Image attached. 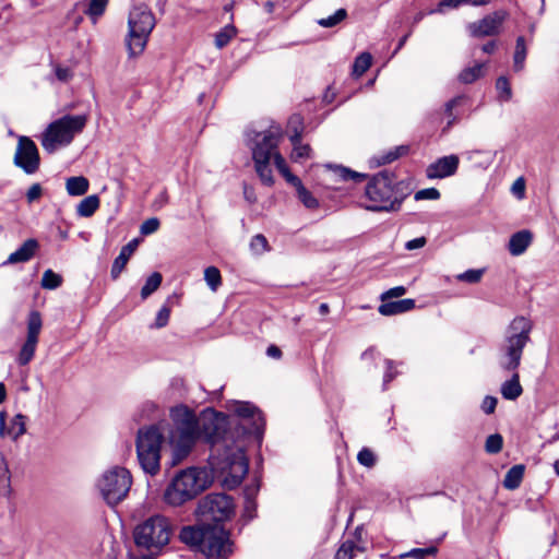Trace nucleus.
<instances>
[{
  "label": "nucleus",
  "instance_id": "obj_1",
  "mask_svg": "<svg viewBox=\"0 0 559 559\" xmlns=\"http://www.w3.org/2000/svg\"><path fill=\"white\" fill-rule=\"evenodd\" d=\"M174 427L169 440L177 460L186 457L195 441L203 438L211 445L209 463L214 473L224 477L228 488L239 486L248 473L249 463L243 447L233 440L225 427L227 417L214 411H205L200 418L187 406H177L170 413Z\"/></svg>",
  "mask_w": 559,
  "mask_h": 559
},
{
  "label": "nucleus",
  "instance_id": "obj_2",
  "mask_svg": "<svg viewBox=\"0 0 559 559\" xmlns=\"http://www.w3.org/2000/svg\"><path fill=\"white\" fill-rule=\"evenodd\" d=\"M180 539L207 559H227L233 552L229 534L219 525L186 526Z\"/></svg>",
  "mask_w": 559,
  "mask_h": 559
},
{
  "label": "nucleus",
  "instance_id": "obj_3",
  "mask_svg": "<svg viewBox=\"0 0 559 559\" xmlns=\"http://www.w3.org/2000/svg\"><path fill=\"white\" fill-rule=\"evenodd\" d=\"M253 133V138H251V132H247V136L248 140L252 142L251 151L254 169L262 183L270 187L274 183L272 168L270 165L272 158L274 159L277 170L283 176L289 171L284 157L277 150L280 135L271 130Z\"/></svg>",
  "mask_w": 559,
  "mask_h": 559
},
{
  "label": "nucleus",
  "instance_id": "obj_4",
  "mask_svg": "<svg viewBox=\"0 0 559 559\" xmlns=\"http://www.w3.org/2000/svg\"><path fill=\"white\" fill-rule=\"evenodd\" d=\"M167 424L158 423L138 430L135 448L141 468L152 476L160 469L162 447Z\"/></svg>",
  "mask_w": 559,
  "mask_h": 559
},
{
  "label": "nucleus",
  "instance_id": "obj_5",
  "mask_svg": "<svg viewBox=\"0 0 559 559\" xmlns=\"http://www.w3.org/2000/svg\"><path fill=\"white\" fill-rule=\"evenodd\" d=\"M210 485L209 475L204 469L190 467L176 474L164 492L167 504L178 507L194 499Z\"/></svg>",
  "mask_w": 559,
  "mask_h": 559
},
{
  "label": "nucleus",
  "instance_id": "obj_6",
  "mask_svg": "<svg viewBox=\"0 0 559 559\" xmlns=\"http://www.w3.org/2000/svg\"><path fill=\"white\" fill-rule=\"evenodd\" d=\"M87 123V115H64L50 122L40 136L43 148L51 154L71 144Z\"/></svg>",
  "mask_w": 559,
  "mask_h": 559
},
{
  "label": "nucleus",
  "instance_id": "obj_7",
  "mask_svg": "<svg viewBox=\"0 0 559 559\" xmlns=\"http://www.w3.org/2000/svg\"><path fill=\"white\" fill-rule=\"evenodd\" d=\"M370 204L366 209L373 212H390L400 209L403 197L397 194L395 177L388 170L374 175L366 187Z\"/></svg>",
  "mask_w": 559,
  "mask_h": 559
},
{
  "label": "nucleus",
  "instance_id": "obj_8",
  "mask_svg": "<svg viewBox=\"0 0 559 559\" xmlns=\"http://www.w3.org/2000/svg\"><path fill=\"white\" fill-rule=\"evenodd\" d=\"M532 326L528 317H514L510 323L506 345L499 359V365L503 370L515 371L520 366L523 348L530 341Z\"/></svg>",
  "mask_w": 559,
  "mask_h": 559
},
{
  "label": "nucleus",
  "instance_id": "obj_9",
  "mask_svg": "<svg viewBox=\"0 0 559 559\" xmlns=\"http://www.w3.org/2000/svg\"><path fill=\"white\" fill-rule=\"evenodd\" d=\"M170 535L169 520L163 515H153L135 527L134 542L139 548L154 556L169 543Z\"/></svg>",
  "mask_w": 559,
  "mask_h": 559
},
{
  "label": "nucleus",
  "instance_id": "obj_10",
  "mask_svg": "<svg viewBox=\"0 0 559 559\" xmlns=\"http://www.w3.org/2000/svg\"><path fill=\"white\" fill-rule=\"evenodd\" d=\"M155 23L152 11L145 4L135 5L130 11L128 20L129 34L127 37L130 57H135L143 52Z\"/></svg>",
  "mask_w": 559,
  "mask_h": 559
},
{
  "label": "nucleus",
  "instance_id": "obj_11",
  "mask_svg": "<svg viewBox=\"0 0 559 559\" xmlns=\"http://www.w3.org/2000/svg\"><path fill=\"white\" fill-rule=\"evenodd\" d=\"M131 486V473L121 466L106 469L97 480V488L109 506H116L124 500Z\"/></svg>",
  "mask_w": 559,
  "mask_h": 559
},
{
  "label": "nucleus",
  "instance_id": "obj_12",
  "mask_svg": "<svg viewBox=\"0 0 559 559\" xmlns=\"http://www.w3.org/2000/svg\"><path fill=\"white\" fill-rule=\"evenodd\" d=\"M231 412L239 418L236 424L245 433L261 437L264 430V418L261 412L249 402H235Z\"/></svg>",
  "mask_w": 559,
  "mask_h": 559
},
{
  "label": "nucleus",
  "instance_id": "obj_13",
  "mask_svg": "<svg viewBox=\"0 0 559 559\" xmlns=\"http://www.w3.org/2000/svg\"><path fill=\"white\" fill-rule=\"evenodd\" d=\"M201 513L215 522H222L234 514L233 499L226 493H209L200 503Z\"/></svg>",
  "mask_w": 559,
  "mask_h": 559
},
{
  "label": "nucleus",
  "instance_id": "obj_14",
  "mask_svg": "<svg viewBox=\"0 0 559 559\" xmlns=\"http://www.w3.org/2000/svg\"><path fill=\"white\" fill-rule=\"evenodd\" d=\"M41 329V317H28L26 321L25 337L16 356V362L19 366H26L33 360L39 342Z\"/></svg>",
  "mask_w": 559,
  "mask_h": 559
},
{
  "label": "nucleus",
  "instance_id": "obj_15",
  "mask_svg": "<svg viewBox=\"0 0 559 559\" xmlns=\"http://www.w3.org/2000/svg\"><path fill=\"white\" fill-rule=\"evenodd\" d=\"M40 158L35 142L27 136H20L14 155V165L23 169L25 174L32 175L38 170Z\"/></svg>",
  "mask_w": 559,
  "mask_h": 559
},
{
  "label": "nucleus",
  "instance_id": "obj_16",
  "mask_svg": "<svg viewBox=\"0 0 559 559\" xmlns=\"http://www.w3.org/2000/svg\"><path fill=\"white\" fill-rule=\"evenodd\" d=\"M509 16L506 10H497L481 20L472 22L467 25V29L471 36L476 38L496 36L500 33L503 22Z\"/></svg>",
  "mask_w": 559,
  "mask_h": 559
},
{
  "label": "nucleus",
  "instance_id": "obj_17",
  "mask_svg": "<svg viewBox=\"0 0 559 559\" xmlns=\"http://www.w3.org/2000/svg\"><path fill=\"white\" fill-rule=\"evenodd\" d=\"M460 164L457 155L451 154L438 158L435 163L430 164L426 169V176L429 179H442L453 176Z\"/></svg>",
  "mask_w": 559,
  "mask_h": 559
},
{
  "label": "nucleus",
  "instance_id": "obj_18",
  "mask_svg": "<svg viewBox=\"0 0 559 559\" xmlns=\"http://www.w3.org/2000/svg\"><path fill=\"white\" fill-rule=\"evenodd\" d=\"M26 417L22 414H16L10 421L9 427L5 426V413L0 412V438L9 437L16 440L26 431L25 427Z\"/></svg>",
  "mask_w": 559,
  "mask_h": 559
},
{
  "label": "nucleus",
  "instance_id": "obj_19",
  "mask_svg": "<svg viewBox=\"0 0 559 559\" xmlns=\"http://www.w3.org/2000/svg\"><path fill=\"white\" fill-rule=\"evenodd\" d=\"M39 243L36 239L25 240L20 248L12 252L3 264H16L29 261L37 251Z\"/></svg>",
  "mask_w": 559,
  "mask_h": 559
},
{
  "label": "nucleus",
  "instance_id": "obj_20",
  "mask_svg": "<svg viewBox=\"0 0 559 559\" xmlns=\"http://www.w3.org/2000/svg\"><path fill=\"white\" fill-rule=\"evenodd\" d=\"M136 247L138 240L133 239L121 248L119 255L114 260L111 265L110 275L114 280L119 277Z\"/></svg>",
  "mask_w": 559,
  "mask_h": 559
},
{
  "label": "nucleus",
  "instance_id": "obj_21",
  "mask_svg": "<svg viewBox=\"0 0 559 559\" xmlns=\"http://www.w3.org/2000/svg\"><path fill=\"white\" fill-rule=\"evenodd\" d=\"M533 235L530 230H520L513 234L509 240L508 249L512 255H521L531 245Z\"/></svg>",
  "mask_w": 559,
  "mask_h": 559
},
{
  "label": "nucleus",
  "instance_id": "obj_22",
  "mask_svg": "<svg viewBox=\"0 0 559 559\" xmlns=\"http://www.w3.org/2000/svg\"><path fill=\"white\" fill-rule=\"evenodd\" d=\"M415 309V300L411 298L393 300L379 306L380 314H399Z\"/></svg>",
  "mask_w": 559,
  "mask_h": 559
},
{
  "label": "nucleus",
  "instance_id": "obj_23",
  "mask_svg": "<svg viewBox=\"0 0 559 559\" xmlns=\"http://www.w3.org/2000/svg\"><path fill=\"white\" fill-rule=\"evenodd\" d=\"M500 392L503 399L509 401L516 400L523 393V388L520 383V376L518 372H514L511 379L501 384Z\"/></svg>",
  "mask_w": 559,
  "mask_h": 559
},
{
  "label": "nucleus",
  "instance_id": "obj_24",
  "mask_svg": "<svg viewBox=\"0 0 559 559\" xmlns=\"http://www.w3.org/2000/svg\"><path fill=\"white\" fill-rule=\"evenodd\" d=\"M525 467L522 464L512 466L506 474L503 479V487L509 490H514L520 487Z\"/></svg>",
  "mask_w": 559,
  "mask_h": 559
},
{
  "label": "nucleus",
  "instance_id": "obj_25",
  "mask_svg": "<svg viewBox=\"0 0 559 559\" xmlns=\"http://www.w3.org/2000/svg\"><path fill=\"white\" fill-rule=\"evenodd\" d=\"M88 180L83 176L70 177L67 179L66 189L69 195L79 197L87 192Z\"/></svg>",
  "mask_w": 559,
  "mask_h": 559
},
{
  "label": "nucleus",
  "instance_id": "obj_26",
  "mask_svg": "<svg viewBox=\"0 0 559 559\" xmlns=\"http://www.w3.org/2000/svg\"><path fill=\"white\" fill-rule=\"evenodd\" d=\"M86 8L84 13L90 17L93 24H96L98 19L104 15L109 0H85Z\"/></svg>",
  "mask_w": 559,
  "mask_h": 559
},
{
  "label": "nucleus",
  "instance_id": "obj_27",
  "mask_svg": "<svg viewBox=\"0 0 559 559\" xmlns=\"http://www.w3.org/2000/svg\"><path fill=\"white\" fill-rule=\"evenodd\" d=\"M99 207V198L96 194L88 195L80 201L76 206V214L80 217H90Z\"/></svg>",
  "mask_w": 559,
  "mask_h": 559
},
{
  "label": "nucleus",
  "instance_id": "obj_28",
  "mask_svg": "<svg viewBox=\"0 0 559 559\" xmlns=\"http://www.w3.org/2000/svg\"><path fill=\"white\" fill-rule=\"evenodd\" d=\"M408 153V146L407 145H400L394 148L389 150L386 153H383L381 155L374 156L372 158V162L376 163L377 166L390 164L397 159L399 157L406 155Z\"/></svg>",
  "mask_w": 559,
  "mask_h": 559
},
{
  "label": "nucleus",
  "instance_id": "obj_29",
  "mask_svg": "<svg viewBox=\"0 0 559 559\" xmlns=\"http://www.w3.org/2000/svg\"><path fill=\"white\" fill-rule=\"evenodd\" d=\"M485 63H476L473 67H467L459 74L461 83L471 84L484 75Z\"/></svg>",
  "mask_w": 559,
  "mask_h": 559
},
{
  "label": "nucleus",
  "instance_id": "obj_30",
  "mask_svg": "<svg viewBox=\"0 0 559 559\" xmlns=\"http://www.w3.org/2000/svg\"><path fill=\"white\" fill-rule=\"evenodd\" d=\"M526 52L525 39L523 36H519L516 38L515 51L513 56V69L515 72H520L524 69Z\"/></svg>",
  "mask_w": 559,
  "mask_h": 559
},
{
  "label": "nucleus",
  "instance_id": "obj_31",
  "mask_svg": "<svg viewBox=\"0 0 559 559\" xmlns=\"http://www.w3.org/2000/svg\"><path fill=\"white\" fill-rule=\"evenodd\" d=\"M371 55L369 52H361L354 61L353 75L356 78L361 76L371 67Z\"/></svg>",
  "mask_w": 559,
  "mask_h": 559
},
{
  "label": "nucleus",
  "instance_id": "obj_32",
  "mask_svg": "<svg viewBox=\"0 0 559 559\" xmlns=\"http://www.w3.org/2000/svg\"><path fill=\"white\" fill-rule=\"evenodd\" d=\"M163 276L159 272H153L145 281L141 289L142 298L148 297L153 294L162 284Z\"/></svg>",
  "mask_w": 559,
  "mask_h": 559
},
{
  "label": "nucleus",
  "instance_id": "obj_33",
  "mask_svg": "<svg viewBox=\"0 0 559 559\" xmlns=\"http://www.w3.org/2000/svg\"><path fill=\"white\" fill-rule=\"evenodd\" d=\"M237 29L233 24L226 25L215 35V46L218 49L224 48L229 44L233 37L236 36Z\"/></svg>",
  "mask_w": 559,
  "mask_h": 559
},
{
  "label": "nucleus",
  "instance_id": "obj_34",
  "mask_svg": "<svg viewBox=\"0 0 559 559\" xmlns=\"http://www.w3.org/2000/svg\"><path fill=\"white\" fill-rule=\"evenodd\" d=\"M288 129L292 131L289 140L292 144H299L302 134V119L299 115H294L288 121Z\"/></svg>",
  "mask_w": 559,
  "mask_h": 559
},
{
  "label": "nucleus",
  "instance_id": "obj_35",
  "mask_svg": "<svg viewBox=\"0 0 559 559\" xmlns=\"http://www.w3.org/2000/svg\"><path fill=\"white\" fill-rule=\"evenodd\" d=\"M347 17V11L346 9H338L335 11L334 14L328 16V17H322V19H319L317 21V23L321 26V27H324V28H330V27H334L336 25H338L340 23H342L345 19Z\"/></svg>",
  "mask_w": 559,
  "mask_h": 559
},
{
  "label": "nucleus",
  "instance_id": "obj_36",
  "mask_svg": "<svg viewBox=\"0 0 559 559\" xmlns=\"http://www.w3.org/2000/svg\"><path fill=\"white\" fill-rule=\"evenodd\" d=\"M40 284L45 289H56L61 286L62 276L48 269L44 272Z\"/></svg>",
  "mask_w": 559,
  "mask_h": 559
},
{
  "label": "nucleus",
  "instance_id": "obj_37",
  "mask_svg": "<svg viewBox=\"0 0 559 559\" xmlns=\"http://www.w3.org/2000/svg\"><path fill=\"white\" fill-rule=\"evenodd\" d=\"M496 90L500 102H509L512 98V90L508 78L499 76L496 81Z\"/></svg>",
  "mask_w": 559,
  "mask_h": 559
},
{
  "label": "nucleus",
  "instance_id": "obj_38",
  "mask_svg": "<svg viewBox=\"0 0 559 559\" xmlns=\"http://www.w3.org/2000/svg\"><path fill=\"white\" fill-rule=\"evenodd\" d=\"M204 280L212 290H216L222 283L219 270L216 266H207L204 270Z\"/></svg>",
  "mask_w": 559,
  "mask_h": 559
},
{
  "label": "nucleus",
  "instance_id": "obj_39",
  "mask_svg": "<svg viewBox=\"0 0 559 559\" xmlns=\"http://www.w3.org/2000/svg\"><path fill=\"white\" fill-rule=\"evenodd\" d=\"M356 550H361V548L353 540H346L337 549L334 559H353Z\"/></svg>",
  "mask_w": 559,
  "mask_h": 559
},
{
  "label": "nucleus",
  "instance_id": "obj_40",
  "mask_svg": "<svg viewBox=\"0 0 559 559\" xmlns=\"http://www.w3.org/2000/svg\"><path fill=\"white\" fill-rule=\"evenodd\" d=\"M0 488L7 495L11 492V473L3 457L0 459Z\"/></svg>",
  "mask_w": 559,
  "mask_h": 559
},
{
  "label": "nucleus",
  "instance_id": "obj_41",
  "mask_svg": "<svg viewBox=\"0 0 559 559\" xmlns=\"http://www.w3.org/2000/svg\"><path fill=\"white\" fill-rule=\"evenodd\" d=\"M296 192H297L298 199L307 209L313 210L319 206L318 200L312 195V193L305 186H300Z\"/></svg>",
  "mask_w": 559,
  "mask_h": 559
},
{
  "label": "nucleus",
  "instance_id": "obj_42",
  "mask_svg": "<svg viewBox=\"0 0 559 559\" xmlns=\"http://www.w3.org/2000/svg\"><path fill=\"white\" fill-rule=\"evenodd\" d=\"M438 549L435 546L427 548H413L407 552L402 554L401 558L426 559L428 556H435Z\"/></svg>",
  "mask_w": 559,
  "mask_h": 559
},
{
  "label": "nucleus",
  "instance_id": "obj_43",
  "mask_svg": "<svg viewBox=\"0 0 559 559\" xmlns=\"http://www.w3.org/2000/svg\"><path fill=\"white\" fill-rule=\"evenodd\" d=\"M503 438L499 433L490 435L485 442V451L489 454H497L502 450Z\"/></svg>",
  "mask_w": 559,
  "mask_h": 559
},
{
  "label": "nucleus",
  "instance_id": "obj_44",
  "mask_svg": "<svg viewBox=\"0 0 559 559\" xmlns=\"http://www.w3.org/2000/svg\"><path fill=\"white\" fill-rule=\"evenodd\" d=\"M334 170L335 174L344 181H362L365 179V175L356 173L343 166H336Z\"/></svg>",
  "mask_w": 559,
  "mask_h": 559
},
{
  "label": "nucleus",
  "instance_id": "obj_45",
  "mask_svg": "<svg viewBox=\"0 0 559 559\" xmlns=\"http://www.w3.org/2000/svg\"><path fill=\"white\" fill-rule=\"evenodd\" d=\"M483 274H484V270L471 269V270H467V271L459 274L456 276V278L459 281H461V282H466V283L475 284V283H478L481 280Z\"/></svg>",
  "mask_w": 559,
  "mask_h": 559
},
{
  "label": "nucleus",
  "instance_id": "obj_46",
  "mask_svg": "<svg viewBox=\"0 0 559 559\" xmlns=\"http://www.w3.org/2000/svg\"><path fill=\"white\" fill-rule=\"evenodd\" d=\"M357 461L366 467H372L376 464V456L370 449L364 448L358 452Z\"/></svg>",
  "mask_w": 559,
  "mask_h": 559
},
{
  "label": "nucleus",
  "instance_id": "obj_47",
  "mask_svg": "<svg viewBox=\"0 0 559 559\" xmlns=\"http://www.w3.org/2000/svg\"><path fill=\"white\" fill-rule=\"evenodd\" d=\"M159 219L157 217H151L144 221L140 227V233L144 236L154 234L159 228Z\"/></svg>",
  "mask_w": 559,
  "mask_h": 559
},
{
  "label": "nucleus",
  "instance_id": "obj_48",
  "mask_svg": "<svg viewBox=\"0 0 559 559\" xmlns=\"http://www.w3.org/2000/svg\"><path fill=\"white\" fill-rule=\"evenodd\" d=\"M406 293V288L404 286H395L392 287L384 293L381 294L380 299L382 304L392 301L393 298H399Z\"/></svg>",
  "mask_w": 559,
  "mask_h": 559
},
{
  "label": "nucleus",
  "instance_id": "obj_49",
  "mask_svg": "<svg viewBox=\"0 0 559 559\" xmlns=\"http://www.w3.org/2000/svg\"><path fill=\"white\" fill-rule=\"evenodd\" d=\"M440 192L436 188L421 189L415 193V200H438Z\"/></svg>",
  "mask_w": 559,
  "mask_h": 559
},
{
  "label": "nucleus",
  "instance_id": "obj_50",
  "mask_svg": "<svg viewBox=\"0 0 559 559\" xmlns=\"http://www.w3.org/2000/svg\"><path fill=\"white\" fill-rule=\"evenodd\" d=\"M293 158L295 160L309 157L311 147L308 144H301V141H299V144H293Z\"/></svg>",
  "mask_w": 559,
  "mask_h": 559
},
{
  "label": "nucleus",
  "instance_id": "obj_51",
  "mask_svg": "<svg viewBox=\"0 0 559 559\" xmlns=\"http://www.w3.org/2000/svg\"><path fill=\"white\" fill-rule=\"evenodd\" d=\"M250 247L253 251L261 253L266 250L267 240L263 235L258 234L252 238V240L250 242Z\"/></svg>",
  "mask_w": 559,
  "mask_h": 559
},
{
  "label": "nucleus",
  "instance_id": "obj_52",
  "mask_svg": "<svg viewBox=\"0 0 559 559\" xmlns=\"http://www.w3.org/2000/svg\"><path fill=\"white\" fill-rule=\"evenodd\" d=\"M43 194V188L39 183H34L29 187V189L26 192V200L28 203H33L40 199Z\"/></svg>",
  "mask_w": 559,
  "mask_h": 559
},
{
  "label": "nucleus",
  "instance_id": "obj_53",
  "mask_svg": "<svg viewBox=\"0 0 559 559\" xmlns=\"http://www.w3.org/2000/svg\"><path fill=\"white\" fill-rule=\"evenodd\" d=\"M178 301H179V296H177V295L169 296L166 299L165 304L157 311L156 314H170V312L173 311L174 305L178 304Z\"/></svg>",
  "mask_w": 559,
  "mask_h": 559
},
{
  "label": "nucleus",
  "instance_id": "obj_54",
  "mask_svg": "<svg viewBox=\"0 0 559 559\" xmlns=\"http://www.w3.org/2000/svg\"><path fill=\"white\" fill-rule=\"evenodd\" d=\"M497 399L493 396H486L481 403V409L485 414H492L497 406Z\"/></svg>",
  "mask_w": 559,
  "mask_h": 559
},
{
  "label": "nucleus",
  "instance_id": "obj_55",
  "mask_svg": "<svg viewBox=\"0 0 559 559\" xmlns=\"http://www.w3.org/2000/svg\"><path fill=\"white\" fill-rule=\"evenodd\" d=\"M385 365H386V370H385V373H384V377H383V388L385 389L386 388V384L389 382H391L396 373L393 372V368H394V361L391 360V359H386L385 360Z\"/></svg>",
  "mask_w": 559,
  "mask_h": 559
},
{
  "label": "nucleus",
  "instance_id": "obj_56",
  "mask_svg": "<svg viewBox=\"0 0 559 559\" xmlns=\"http://www.w3.org/2000/svg\"><path fill=\"white\" fill-rule=\"evenodd\" d=\"M55 73L57 79L62 82H67L72 78V72L69 68L57 67Z\"/></svg>",
  "mask_w": 559,
  "mask_h": 559
},
{
  "label": "nucleus",
  "instance_id": "obj_57",
  "mask_svg": "<svg viewBox=\"0 0 559 559\" xmlns=\"http://www.w3.org/2000/svg\"><path fill=\"white\" fill-rule=\"evenodd\" d=\"M427 240L425 237L414 238L405 243V249L415 250L423 248L426 245Z\"/></svg>",
  "mask_w": 559,
  "mask_h": 559
},
{
  "label": "nucleus",
  "instance_id": "obj_58",
  "mask_svg": "<svg viewBox=\"0 0 559 559\" xmlns=\"http://www.w3.org/2000/svg\"><path fill=\"white\" fill-rule=\"evenodd\" d=\"M463 99V96H456L452 99H450L449 102L445 103L444 105V112L447 114L448 117H452L453 116V108L455 106H457L460 104V102Z\"/></svg>",
  "mask_w": 559,
  "mask_h": 559
},
{
  "label": "nucleus",
  "instance_id": "obj_59",
  "mask_svg": "<svg viewBox=\"0 0 559 559\" xmlns=\"http://www.w3.org/2000/svg\"><path fill=\"white\" fill-rule=\"evenodd\" d=\"M525 190V183L522 178H519L514 181L512 185V192L518 195L519 198H522L524 195Z\"/></svg>",
  "mask_w": 559,
  "mask_h": 559
},
{
  "label": "nucleus",
  "instance_id": "obj_60",
  "mask_svg": "<svg viewBox=\"0 0 559 559\" xmlns=\"http://www.w3.org/2000/svg\"><path fill=\"white\" fill-rule=\"evenodd\" d=\"M168 202V194L167 192L164 190L159 193V195L155 199L154 203H153V206L155 209H160L163 207L165 204H167Z\"/></svg>",
  "mask_w": 559,
  "mask_h": 559
},
{
  "label": "nucleus",
  "instance_id": "obj_61",
  "mask_svg": "<svg viewBox=\"0 0 559 559\" xmlns=\"http://www.w3.org/2000/svg\"><path fill=\"white\" fill-rule=\"evenodd\" d=\"M284 178L286 179V181L288 183L294 186L296 188V190L299 189L300 186H304L301 180L297 176L292 174L290 171H288L286 175H284Z\"/></svg>",
  "mask_w": 559,
  "mask_h": 559
},
{
  "label": "nucleus",
  "instance_id": "obj_62",
  "mask_svg": "<svg viewBox=\"0 0 559 559\" xmlns=\"http://www.w3.org/2000/svg\"><path fill=\"white\" fill-rule=\"evenodd\" d=\"M462 4H463L462 0H442L439 3V11H441L443 7L457 8Z\"/></svg>",
  "mask_w": 559,
  "mask_h": 559
},
{
  "label": "nucleus",
  "instance_id": "obj_63",
  "mask_svg": "<svg viewBox=\"0 0 559 559\" xmlns=\"http://www.w3.org/2000/svg\"><path fill=\"white\" fill-rule=\"evenodd\" d=\"M266 355L271 358L278 359L282 356V352L277 346L271 345L266 349Z\"/></svg>",
  "mask_w": 559,
  "mask_h": 559
},
{
  "label": "nucleus",
  "instance_id": "obj_64",
  "mask_svg": "<svg viewBox=\"0 0 559 559\" xmlns=\"http://www.w3.org/2000/svg\"><path fill=\"white\" fill-rule=\"evenodd\" d=\"M168 318L169 317H156L154 323L150 324V328L160 329L166 326L168 324Z\"/></svg>",
  "mask_w": 559,
  "mask_h": 559
}]
</instances>
